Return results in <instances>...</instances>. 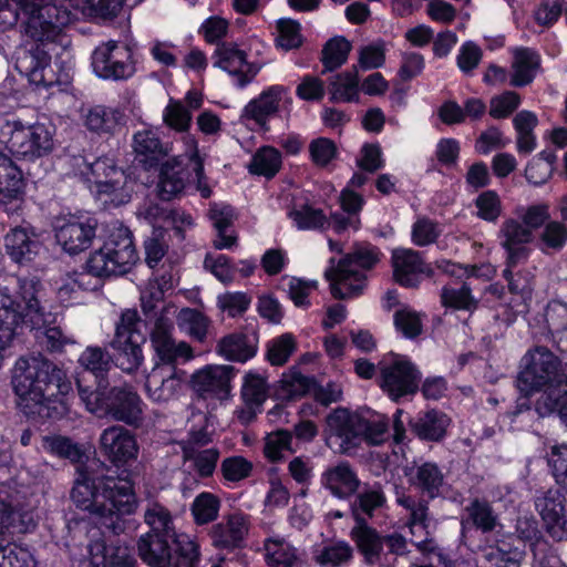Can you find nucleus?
I'll return each mask as SVG.
<instances>
[{
	"label": "nucleus",
	"mask_w": 567,
	"mask_h": 567,
	"mask_svg": "<svg viewBox=\"0 0 567 567\" xmlns=\"http://www.w3.org/2000/svg\"><path fill=\"white\" fill-rule=\"evenodd\" d=\"M42 284L35 277H17L13 287H0V344H10L18 328L28 326L43 330L42 343L50 352H61L75 343L58 326V315L47 309L41 300Z\"/></svg>",
	"instance_id": "nucleus-1"
},
{
	"label": "nucleus",
	"mask_w": 567,
	"mask_h": 567,
	"mask_svg": "<svg viewBox=\"0 0 567 567\" xmlns=\"http://www.w3.org/2000/svg\"><path fill=\"white\" fill-rule=\"evenodd\" d=\"M11 385L17 405L28 417L60 419L66 411L72 383L65 372L41 354L19 358Z\"/></svg>",
	"instance_id": "nucleus-2"
},
{
	"label": "nucleus",
	"mask_w": 567,
	"mask_h": 567,
	"mask_svg": "<svg viewBox=\"0 0 567 567\" xmlns=\"http://www.w3.org/2000/svg\"><path fill=\"white\" fill-rule=\"evenodd\" d=\"M71 498L78 508L89 512L100 527L113 535L125 530L124 516L134 514L137 508L133 482L127 475L93 480L80 473Z\"/></svg>",
	"instance_id": "nucleus-3"
},
{
	"label": "nucleus",
	"mask_w": 567,
	"mask_h": 567,
	"mask_svg": "<svg viewBox=\"0 0 567 567\" xmlns=\"http://www.w3.org/2000/svg\"><path fill=\"white\" fill-rule=\"evenodd\" d=\"M517 386L526 394L546 386L534 409L539 417L556 414L567 425V363L546 347H535L520 359Z\"/></svg>",
	"instance_id": "nucleus-4"
},
{
	"label": "nucleus",
	"mask_w": 567,
	"mask_h": 567,
	"mask_svg": "<svg viewBox=\"0 0 567 567\" xmlns=\"http://www.w3.org/2000/svg\"><path fill=\"white\" fill-rule=\"evenodd\" d=\"M138 260L131 230L120 225L107 235L102 247L92 252L85 264L86 272L76 275L73 286L87 289L85 279L92 275L97 278L127 274Z\"/></svg>",
	"instance_id": "nucleus-5"
},
{
	"label": "nucleus",
	"mask_w": 567,
	"mask_h": 567,
	"mask_svg": "<svg viewBox=\"0 0 567 567\" xmlns=\"http://www.w3.org/2000/svg\"><path fill=\"white\" fill-rule=\"evenodd\" d=\"M381 256L378 247L361 243L354 245L337 265L336 259L331 258L324 276L330 281L332 296L336 299H348L361 295L367 285L365 271L372 269Z\"/></svg>",
	"instance_id": "nucleus-6"
},
{
	"label": "nucleus",
	"mask_w": 567,
	"mask_h": 567,
	"mask_svg": "<svg viewBox=\"0 0 567 567\" xmlns=\"http://www.w3.org/2000/svg\"><path fill=\"white\" fill-rule=\"evenodd\" d=\"M23 13V30L28 38L41 44L65 45V29L71 12L62 0H16Z\"/></svg>",
	"instance_id": "nucleus-7"
},
{
	"label": "nucleus",
	"mask_w": 567,
	"mask_h": 567,
	"mask_svg": "<svg viewBox=\"0 0 567 567\" xmlns=\"http://www.w3.org/2000/svg\"><path fill=\"white\" fill-rule=\"evenodd\" d=\"M0 146L17 159L34 162L53 148V134L45 123L20 118L0 120Z\"/></svg>",
	"instance_id": "nucleus-8"
},
{
	"label": "nucleus",
	"mask_w": 567,
	"mask_h": 567,
	"mask_svg": "<svg viewBox=\"0 0 567 567\" xmlns=\"http://www.w3.org/2000/svg\"><path fill=\"white\" fill-rule=\"evenodd\" d=\"M378 367L380 388L391 400L398 402L417 392L422 373L408 357L391 352L382 358Z\"/></svg>",
	"instance_id": "nucleus-9"
},
{
	"label": "nucleus",
	"mask_w": 567,
	"mask_h": 567,
	"mask_svg": "<svg viewBox=\"0 0 567 567\" xmlns=\"http://www.w3.org/2000/svg\"><path fill=\"white\" fill-rule=\"evenodd\" d=\"M140 316L136 310L126 309L116 323L115 334L110 342L115 351V364L122 371L131 373L143 363L144 355L141 344L145 338L138 329Z\"/></svg>",
	"instance_id": "nucleus-10"
},
{
	"label": "nucleus",
	"mask_w": 567,
	"mask_h": 567,
	"mask_svg": "<svg viewBox=\"0 0 567 567\" xmlns=\"http://www.w3.org/2000/svg\"><path fill=\"white\" fill-rule=\"evenodd\" d=\"M150 341L154 367L178 368L194 358L193 348L186 341L174 338L173 318L165 313L150 328Z\"/></svg>",
	"instance_id": "nucleus-11"
},
{
	"label": "nucleus",
	"mask_w": 567,
	"mask_h": 567,
	"mask_svg": "<svg viewBox=\"0 0 567 567\" xmlns=\"http://www.w3.org/2000/svg\"><path fill=\"white\" fill-rule=\"evenodd\" d=\"M90 172L94 192L104 204L121 206L130 202L132 183L125 172L116 166L114 159L99 157L90 164Z\"/></svg>",
	"instance_id": "nucleus-12"
},
{
	"label": "nucleus",
	"mask_w": 567,
	"mask_h": 567,
	"mask_svg": "<svg viewBox=\"0 0 567 567\" xmlns=\"http://www.w3.org/2000/svg\"><path fill=\"white\" fill-rule=\"evenodd\" d=\"M91 64L94 73L103 80H127L136 71L131 48L115 40L96 47L91 55Z\"/></svg>",
	"instance_id": "nucleus-13"
},
{
	"label": "nucleus",
	"mask_w": 567,
	"mask_h": 567,
	"mask_svg": "<svg viewBox=\"0 0 567 567\" xmlns=\"http://www.w3.org/2000/svg\"><path fill=\"white\" fill-rule=\"evenodd\" d=\"M37 526L34 508L20 501L12 483H0V536L32 533Z\"/></svg>",
	"instance_id": "nucleus-14"
},
{
	"label": "nucleus",
	"mask_w": 567,
	"mask_h": 567,
	"mask_svg": "<svg viewBox=\"0 0 567 567\" xmlns=\"http://www.w3.org/2000/svg\"><path fill=\"white\" fill-rule=\"evenodd\" d=\"M96 226L97 221L92 217L70 215L58 218L54 227L56 241L65 252L78 255L91 247Z\"/></svg>",
	"instance_id": "nucleus-15"
},
{
	"label": "nucleus",
	"mask_w": 567,
	"mask_h": 567,
	"mask_svg": "<svg viewBox=\"0 0 567 567\" xmlns=\"http://www.w3.org/2000/svg\"><path fill=\"white\" fill-rule=\"evenodd\" d=\"M214 66L226 71L234 78L238 87L252 82L264 66L262 62L249 61L246 51L234 42L218 44L214 53Z\"/></svg>",
	"instance_id": "nucleus-16"
},
{
	"label": "nucleus",
	"mask_w": 567,
	"mask_h": 567,
	"mask_svg": "<svg viewBox=\"0 0 567 567\" xmlns=\"http://www.w3.org/2000/svg\"><path fill=\"white\" fill-rule=\"evenodd\" d=\"M329 440L342 454H349L362 442V415L344 408L333 410L327 416Z\"/></svg>",
	"instance_id": "nucleus-17"
},
{
	"label": "nucleus",
	"mask_w": 567,
	"mask_h": 567,
	"mask_svg": "<svg viewBox=\"0 0 567 567\" xmlns=\"http://www.w3.org/2000/svg\"><path fill=\"white\" fill-rule=\"evenodd\" d=\"M100 413L128 425H138L143 420V401L130 385L113 386L102 399Z\"/></svg>",
	"instance_id": "nucleus-18"
},
{
	"label": "nucleus",
	"mask_w": 567,
	"mask_h": 567,
	"mask_svg": "<svg viewBox=\"0 0 567 567\" xmlns=\"http://www.w3.org/2000/svg\"><path fill=\"white\" fill-rule=\"evenodd\" d=\"M396 504L409 512L406 525L413 536L411 543L422 553H433L436 545L427 530L431 520L429 501L401 494Z\"/></svg>",
	"instance_id": "nucleus-19"
},
{
	"label": "nucleus",
	"mask_w": 567,
	"mask_h": 567,
	"mask_svg": "<svg viewBox=\"0 0 567 567\" xmlns=\"http://www.w3.org/2000/svg\"><path fill=\"white\" fill-rule=\"evenodd\" d=\"M250 526L251 516L236 509L224 515L221 522L213 525L208 535L214 547L237 549L244 547Z\"/></svg>",
	"instance_id": "nucleus-20"
},
{
	"label": "nucleus",
	"mask_w": 567,
	"mask_h": 567,
	"mask_svg": "<svg viewBox=\"0 0 567 567\" xmlns=\"http://www.w3.org/2000/svg\"><path fill=\"white\" fill-rule=\"evenodd\" d=\"M188 155L187 148L185 155L174 156L162 163L157 182V194L162 200L168 202L176 198L192 183L193 171L187 159Z\"/></svg>",
	"instance_id": "nucleus-21"
},
{
	"label": "nucleus",
	"mask_w": 567,
	"mask_h": 567,
	"mask_svg": "<svg viewBox=\"0 0 567 567\" xmlns=\"http://www.w3.org/2000/svg\"><path fill=\"white\" fill-rule=\"evenodd\" d=\"M102 454L114 465L123 466L137 457L138 445L135 435L124 426L112 425L100 435Z\"/></svg>",
	"instance_id": "nucleus-22"
},
{
	"label": "nucleus",
	"mask_w": 567,
	"mask_h": 567,
	"mask_svg": "<svg viewBox=\"0 0 567 567\" xmlns=\"http://www.w3.org/2000/svg\"><path fill=\"white\" fill-rule=\"evenodd\" d=\"M134 161L145 171L158 166L172 152V145L163 142L158 130L144 127L136 131L132 137Z\"/></svg>",
	"instance_id": "nucleus-23"
},
{
	"label": "nucleus",
	"mask_w": 567,
	"mask_h": 567,
	"mask_svg": "<svg viewBox=\"0 0 567 567\" xmlns=\"http://www.w3.org/2000/svg\"><path fill=\"white\" fill-rule=\"evenodd\" d=\"M24 186L22 171L0 151V205L7 214H16L21 208Z\"/></svg>",
	"instance_id": "nucleus-24"
},
{
	"label": "nucleus",
	"mask_w": 567,
	"mask_h": 567,
	"mask_svg": "<svg viewBox=\"0 0 567 567\" xmlns=\"http://www.w3.org/2000/svg\"><path fill=\"white\" fill-rule=\"evenodd\" d=\"M498 238L501 246L506 251V262L509 266H517L527 260L530 254L528 244L534 240V234L522 221L514 218L504 220L498 231Z\"/></svg>",
	"instance_id": "nucleus-25"
},
{
	"label": "nucleus",
	"mask_w": 567,
	"mask_h": 567,
	"mask_svg": "<svg viewBox=\"0 0 567 567\" xmlns=\"http://www.w3.org/2000/svg\"><path fill=\"white\" fill-rule=\"evenodd\" d=\"M393 276L395 281L405 288H416L420 276L432 277L434 270L423 260L422 254L409 248H399L392 252Z\"/></svg>",
	"instance_id": "nucleus-26"
},
{
	"label": "nucleus",
	"mask_w": 567,
	"mask_h": 567,
	"mask_svg": "<svg viewBox=\"0 0 567 567\" xmlns=\"http://www.w3.org/2000/svg\"><path fill=\"white\" fill-rule=\"evenodd\" d=\"M233 365H207L192 375L193 389L204 399H224L229 394Z\"/></svg>",
	"instance_id": "nucleus-27"
},
{
	"label": "nucleus",
	"mask_w": 567,
	"mask_h": 567,
	"mask_svg": "<svg viewBox=\"0 0 567 567\" xmlns=\"http://www.w3.org/2000/svg\"><path fill=\"white\" fill-rule=\"evenodd\" d=\"M186 380V372L178 368L153 367L146 377L145 388L155 402L175 398Z\"/></svg>",
	"instance_id": "nucleus-28"
},
{
	"label": "nucleus",
	"mask_w": 567,
	"mask_h": 567,
	"mask_svg": "<svg viewBox=\"0 0 567 567\" xmlns=\"http://www.w3.org/2000/svg\"><path fill=\"white\" fill-rule=\"evenodd\" d=\"M320 483L339 499H349L361 486L355 470L346 461L326 468L321 474Z\"/></svg>",
	"instance_id": "nucleus-29"
},
{
	"label": "nucleus",
	"mask_w": 567,
	"mask_h": 567,
	"mask_svg": "<svg viewBox=\"0 0 567 567\" xmlns=\"http://www.w3.org/2000/svg\"><path fill=\"white\" fill-rule=\"evenodd\" d=\"M350 504V513L353 520H370L378 512L386 508L388 498L381 482L361 484Z\"/></svg>",
	"instance_id": "nucleus-30"
},
{
	"label": "nucleus",
	"mask_w": 567,
	"mask_h": 567,
	"mask_svg": "<svg viewBox=\"0 0 567 567\" xmlns=\"http://www.w3.org/2000/svg\"><path fill=\"white\" fill-rule=\"evenodd\" d=\"M287 95L286 86L271 85L248 102L244 107L243 116L254 121L260 127H266L269 118L278 112L280 102L287 99Z\"/></svg>",
	"instance_id": "nucleus-31"
},
{
	"label": "nucleus",
	"mask_w": 567,
	"mask_h": 567,
	"mask_svg": "<svg viewBox=\"0 0 567 567\" xmlns=\"http://www.w3.org/2000/svg\"><path fill=\"white\" fill-rule=\"evenodd\" d=\"M6 251L19 265L31 262L41 249V243L32 227L17 226L4 237Z\"/></svg>",
	"instance_id": "nucleus-32"
},
{
	"label": "nucleus",
	"mask_w": 567,
	"mask_h": 567,
	"mask_svg": "<svg viewBox=\"0 0 567 567\" xmlns=\"http://www.w3.org/2000/svg\"><path fill=\"white\" fill-rule=\"evenodd\" d=\"M172 276L166 277L163 275L161 278H155L153 280H148L146 286L141 290V308L143 315L145 317L146 324L150 328L156 323V319L166 315L172 317L173 307L172 306H163L158 309V305L164 300V292L172 288Z\"/></svg>",
	"instance_id": "nucleus-33"
},
{
	"label": "nucleus",
	"mask_w": 567,
	"mask_h": 567,
	"mask_svg": "<svg viewBox=\"0 0 567 567\" xmlns=\"http://www.w3.org/2000/svg\"><path fill=\"white\" fill-rule=\"evenodd\" d=\"M485 567H520L525 550L513 544V537H503L481 548Z\"/></svg>",
	"instance_id": "nucleus-34"
},
{
	"label": "nucleus",
	"mask_w": 567,
	"mask_h": 567,
	"mask_svg": "<svg viewBox=\"0 0 567 567\" xmlns=\"http://www.w3.org/2000/svg\"><path fill=\"white\" fill-rule=\"evenodd\" d=\"M168 537L158 533L143 534L137 540V554L150 567H171L172 547Z\"/></svg>",
	"instance_id": "nucleus-35"
},
{
	"label": "nucleus",
	"mask_w": 567,
	"mask_h": 567,
	"mask_svg": "<svg viewBox=\"0 0 567 567\" xmlns=\"http://www.w3.org/2000/svg\"><path fill=\"white\" fill-rule=\"evenodd\" d=\"M351 539L364 557L365 563L373 565L380 561L383 550L384 535H381L369 520H354L350 530Z\"/></svg>",
	"instance_id": "nucleus-36"
},
{
	"label": "nucleus",
	"mask_w": 567,
	"mask_h": 567,
	"mask_svg": "<svg viewBox=\"0 0 567 567\" xmlns=\"http://www.w3.org/2000/svg\"><path fill=\"white\" fill-rule=\"evenodd\" d=\"M406 475L410 485L419 489L429 499L440 496L441 488L444 485V474L437 464L424 462L412 467Z\"/></svg>",
	"instance_id": "nucleus-37"
},
{
	"label": "nucleus",
	"mask_w": 567,
	"mask_h": 567,
	"mask_svg": "<svg viewBox=\"0 0 567 567\" xmlns=\"http://www.w3.org/2000/svg\"><path fill=\"white\" fill-rule=\"evenodd\" d=\"M209 218L216 230L214 247L221 250L235 246L237 237L231 229L235 219L234 208L229 205L213 204L209 209Z\"/></svg>",
	"instance_id": "nucleus-38"
},
{
	"label": "nucleus",
	"mask_w": 567,
	"mask_h": 567,
	"mask_svg": "<svg viewBox=\"0 0 567 567\" xmlns=\"http://www.w3.org/2000/svg\"><path fill=\"white\" fill-rule=\"evenodd\" d=\"M123 113L114 107L95 105L87 110L84 116V125L96 134L112 135L123 124Z\"/></svg>",
	"instance_id": "nucleus-39"
},
{
	"label": "nucleus",
	"mask_w": 567,
	"mask_h": 567,
	"mask_svg": "<svg viewBox=\"0 0 567 567\" xmlns=\"http://www.w3.org/2000/svg\"><path fill=\"white\" fill-rule=\"evenodd\" d=\"M449 425L450 417L445 413L430 410L419 414L412 430L421 440L439 442L444 439Z\"/></svg>",
	"instance_id": "nucleus-40"
},
{
	"label": "nucleus",
	"mask_w": 567,
	"mask_h": 567,
	"mask_svg": "<svg viewBox=\"0 0 567 567\" xmlns=\"http://www.w3.org/2000/svg\"><path fill=\"white\" fill-rule=\"evenodd\" d=\"M51 55L41 47L37 45L25 51L22 58H19V68L24 72L30 81L37 85H51L52 81L45 78V72L51 71Z\"/></svg>",
	"instance_id": "nucleus-41"
},
{
	"label": "nucleus",
	"mask_w": 567,
	"mask_h": 567,
	"mask_svg": "<svg viewBox=\"0 0 567 567\" xmlns=\"http://www.w3.org/2000/svg\"><path fill=\"white\" fill-rule=\"evenodd\" d=\"M515 267L516 266H509L506 262V268L503 270V277L508 284V290L514 296V298L507 302V306L516 312H524L527 311V302L532 299V278L528 274L522 271L513 274V268Z\"/></svg>",
	"instance_id": "nucleus-42"
},
{
	"label": "nucleus",
	"mask_w": 567,
	"mask_h": 567,
	"mask_svg": "<svg viewBox=\"0 0 567 567\" xmlns=\"http://www.w3.org/2000/svg\"><path fill=\"white\" fill-rule=\"evenodd\" d=\"M353 558V548L346 540L323 543L312 549V560L320 567H343Z\"/></svg>",
	"instance_id": "nucleus-43"
},
{
	"label": "nucleus",
	"mask_w": 567,
	"mask_h": 567,
	"mask_svg": "<svg viewBox=\"0 0 567 567\" xmlns=\"http://www.w3.org/2000/svg\"><path fill=\"white\" fill-rule=\"evenodd\" d=\"M511 85L526 86L533 82L539 68V55L529 48H517L513 56Z\"/></svg>",
	"instance_id": "nucleus-44"
},
{
	"label": "nucleus",
	"mask_w": 567,
	"mask_h": 567,
	"mask_svg": "<svg viewBox=\"0 0 567 567\" xmlns=\"http://www.w3.org/2000/svg\"><path fill=\"white\" fill-rule=\"evenodd\" d=\"M217 352L227 360L246 362L256 354V346L250 337L231 333L219 340Z\"/></svg>",
	"instance_id": "nucleus-45"
},
{
	"label": "nucleus",
	"mask_w": 567,
	"mask_h": 567,
	"mask_svg": "<svg viewBox=\"0 0 567 567\" xmlns=\"http://www.w3.org/2000/svg\"><path fill=\"white\" fill-rule=\"evenodd\" d=\"M78 362L84 371L92 373L97 381L103 382L114 364V359L106 349L89 346L80 354Z\"/></svg>",
	"instance_id": "nucleus-46"
},
{
	"label": "nucleus",
	"mask_w": 567,
	"mask_h": 567,
	"mask_svg": "<svg viewBox=\"0 0 567 567\" xmlns=\"http://www.w3.org/2000/svg\"><path fill=\"white\" fill-rule=\"evenodd\" d=\"M179 330L190 339L204 343L208 336L210 326L209 318L202 311L194 308H183L176 317Z\"/></svg>",
	"instance_id": "nucleus-47"
},
{
	"label": "nucleus",
	"mask_w": 567,
	"mask_h": 567,
	"mask_svg": "<svg viewBox=\"0 0 567 567\" xmlns=\"http://www.w3.org/2000/svg\"><path fill=\"white\" fill-rule=\"evenodd\" d=\"M288 217L299 230H323L330 226L324 212L309 203L295 205L288 212Z\"/></svg>",
	"instance_id": "nucleus-48"
},
{
	"label": "nucleus",
	"mask_w": 567,
	"mask_h": 567,
	"mask_svg": "<svg viewBox=\"0 0 567 567\" xmlns=\"http://www.w3.org/2000/svg\"><path fill=\"white\" fill-rule=\"evenodd\" d=\"M557 155L553 150H544L526 165L525 177L534 186H540L551 177Z\"/></svg>",
	"instance_id": "nucleus-49"
},
{
	"label": "nucleus",
	"mask_w": 567,
	"mask_h": 567,
	"mask_svg": "<svg viewBox=\"0 0 567 567\" xmlns=\"http://www.w3.org/2000/svg\"><path fill=\"white\" fill-rule=\"evenodd\" d=\"M281 164V154L277 148L262 146L252 155L248 169L254 175L272 178L280 171Z\"/></svg>",
	"instance_id": "nucleus-50"
},
{
	"label": "nucleus",
	"mask_w": 567,
	"mask_h": 567,
	"mask_svg": "<svg viewBox=\"0 0 567 567\" xmlns=\"http://www.w3.org/2000/svg\"><path fill=\"white\" fill-rule=\"evenodd\" d=\"M332 102H357L359 100L358 71H346L333 76L329 85Z\"/></svg>",
	"instance_id": "nucleus-51"
},
{
	"label": "nucleus",
	"mask_w": 567,
	"mask_h": 567,
	"mask_svg": "<svg viewBox=\"0 0 567 567\" xmlns=\"http://www.w3.org/2000/svg\"><path fill=\"white\" fill-rule=\"evenodd\" d=\"M264 547L267 564L271 567H293L298 560L297 549L284 538H268Z\"/></svg>",
	"instance_id": "nucleus-52"
},
{
	"label": "nucleus",
	"mask_w": 567,
	"mask_h": 567,
	"mask_svg": "<svg viewBox=\"0 0 567 567\" xmlns=\"http://www.w3.org/2000/svg\"><path fill=\"white\" fill-rule=\"evenodd\" d=\"M313 385V378L303 375L298 368L292 367L281 377L280 392L284 399L293 400L306 395Z\"/></svg>",
	"instance_id": "nucleus-53"
},
{
	"label": "nucleus",
	"mask_w": 567,
	"mask_h": 567,
	"mask_svg": "<svg viewBox=\"0 0 567 567\" xmlns=\"http://www.w3.org/2000/svg\"><path fill=\"white\" fill-rule=\"evenodd\" d=\"M220 505V499L217 495L209 492L198 494L190 505V513L195 524L206 525L216 520Z\"/></svg>",
	"instance_id": "nucleus-54"
},
{
	"label": "nucleus",
	"mask_w": 567,
	"mask_h": 567,
	"mask_svg": "<svg viewBox=\"0 0 567 567\" xmlns=\"http://www.w3.org/2000/svg\"><path fill=\"white\" fill-rule=\"evenodd\" d=\"M350 51L351 43L346 38L336 37L330 39L321 52L322 73L334 71L344 64Z\"/></svg>",
	"instance_id": "nucleus-55"
},
{
	"label": "nucleus",
	"mask_w": 567,
	"mask_h": 567,
	"mask_svg": "<svg viewBox=\"0 0 567 567\" xmlns=\"http://www.w3.org/2000/svg\"><path fill=\"white\" fill-rule=\"evenodd\" d=\"M441 302L444 307L467 311H473L478 306V300L472 295V288L467 282L460 287H443Z\"/></svg>",
	"instance_id": "nucleus-56"
},
{
	"label": "nucleus",
	"mask_w": 567,
	"mask_h": 567,
	"mask_svg": "<svg viewBox=\"0 0 567 567\" xmlns=\"http://www.w3.org/2000/svg\"><path fill=\"white\" fill-rule=\"evenodd\" d=\"M144 520L151 527L148 533L173 536L174 522L168 508L157 502H150L144 513Z\"/></svg>",
	"instance_id": "nucleus-57"
},
{
	"label": "nucleus",
	"mask_w": 567,
	"mask_h": 567,
	"mask_svg": "<svg viewBox=\"0 0 567 567\" xmlns=\"http://www.w3.org/2000/svg\"><path fill=\"white\" fill-rule=\"evenodd\" d=\"M276 30L278 34L275 42L278 48L290 51L302 45L301 24L297 20L281 18L276 22Z\"/></svg>",
	"instance_id": "nucleus-58"
},
{
	"label": "nucleus",
	"mask_w": 567,
	"mask_h": 567,
	"mask_svg": "<svg viewBox=\"0 0 567 567\" xmlns=\"http://www.w3.org/2000/svg\"><path fill=\"white\" fill-rule=\"evenodd\" d=\"M565 501V496L559 489L549 488L537 493L534 505L544 522L566 512Z\"/></svg>",
	"instance_id": "nucleus-59"
},
{
	"label": "nucleus",
	"mask_w": 567,
	"mask_h": 567,
	"mask_svg": "<svg viewBox=\"0 0 567 567\" xmlns=\"http://www.w3.org/2000/svg\"><path fill=\"white\" fill-rule=\"evenodd\" d=\"M465 511L472 524L483 533L494 530L497 525V515L486 501L475 498L466 506Z\"/></svg>",
	"instance_id": "nucleus-60"
},
{
	"label": "nucleus",
	"mask_w": 567,
	"mask_h": 567,
	"mask_svg": "<svg viewBox=\"0 0 567 567\" xmlns=\"http://www.w3.org/2000/svg\"><path fill=\"white\" fill-rule=\"evenodd\" d=\"M567 244V226L563 221H548L539 234V249L544 252L559 251Z\"/></svg>",
	"instance_id": "nucleus-61"
},
{
	"label": "nucleus",
	"mask_w": 567,
	"mask_h": 567,
	"mask_svg": "<svg viewBox=\"0 0 567 567\" xmlns=\"http://www.w3.org/2000/svg\"><path fill=\"white\" fill-rule=\"evenodd\" d=\"M0 567H37V560L27 547L0 543Z\"/></svg>",
	"instance_id": "nucleus-62"
},
{
	"label": "nucleus",
	"mask_w": 567,
	"mask_h": 567,
	"mask_svg": "<svg viewBox=\"0 0 567 567\" xmlns=\"http://www.w3.org/2000/svg\"><path fill=\"white\" fill-rule=\"evenodd\" d=\"M442 234L440 224L426 216L419 217L412 225L411 240L417 247L436 243Z\"/></svg>",
	"instance_id": "nucleus-63"
},
{
	"label": "nucleus",
	"mask_w": 567,
	"mask_h": 567,
	"mask_svg": "<svg viewBox=\"0 0 567 567\" xmlns=\"http://www.w3.org/2000/svg\"><path fill=\"white\" fill-rule=\"evenodd\" d=\"M175 543L177 555L172 567H199L200 551L198 544L185 534L177 536Z\"/></svg>",
	"instance_id": "nucleus-64"
}]
</instances>
